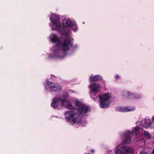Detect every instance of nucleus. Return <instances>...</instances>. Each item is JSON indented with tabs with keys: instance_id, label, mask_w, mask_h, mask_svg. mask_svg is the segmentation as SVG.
I'll return each mask as SVG.
<instances>
[{
	"instance_id": "obj_3",
	"label": "nucleus",
	"mask_w": 154,
	"mask_h": 154,
	"mask_svg": "<svg viewBox=\"0 0 154 154\" xmlns=\"http://www.w3.org/2000/svg\"><path fill=\"white\" fill-rule=\"evenodd\" d=\"M140 128L138 127H136L131 132L128 131L125 135V138L123 140L122 144H125L129 143L131 142L130 136L131 135L132 136L135 135H138L140 134Z\"/></svg>"
},
{
	"instance_id": "obj_18",
	"label": "nucleus",
	"mask_w": 154,
	"mask_h": 154,
	"mask_svg": "<svg viewBox=\"0 0 154 154\" xmlns=\"http://www.w3.org/2000/svg\"><path fill=\"white\" fill-rule=\"evenodd\" d=\"M144 134L145 136H146L148 138H150L151 136L149 134V133L148 132L146 131H145L144 132Z\"/></svg>"
},
{
	"instance_id": "obj_6",
	"label": "nucleus",
	"mask_w": 154,
	"mask_h": 154,
	"mask_svg": "<svg viewBox=\"0 0 154 154\" xmlns=\"http://www.w3.org/2000/svg\"><path fill=\"white\" fill-rule=\"evenodd\" d=\"M65 115L67 122H70L72 125L75 124L76 120V115L73 112H66Z\"/></svg>"
},
{
	"instance_id": "obj_15",
	"label": "nucleus",
	"mask_w": 154,
	"mask_h": 154,
	"mask_svg": "<svg viewBox=\"0 0 154 154\" xmlns=\"http://www.w3.org/2000/svg\"><path fill=\"white\" fill-rule=\"evenodd\" d=\"M51 40L53 42L57 41V36L54 34H52L50 37Z\"/></svg>"
},
{
	"instance_id": "obj_5",
	"label": "nucleus",
	"mask_w": 154,
	"mask_h": 154,
	"mask_svg": "<svg viewBox=\"0 0 154 154\" xmlns=\"http://www.w3.org/2000/svg\"><path fill=\"white\" fill-rule=\"evenodd\" d=\"M122 145V144H121L116 147L115 151V154H131L132 152H133L132 148L128 146H125L122 147L119 151L118 148Z\"/></svg>"
},
{
	"instance_id": "obj_14",
	"label": "nucleus",
	"mask_w": 154,
	"mask_h": 154,
	"mask_svg": "<svg viewBox=\"0 0 154 154\" xmlns=\"http://www.w3.org/2000/svg\"><path fill=\"white\" fill-rule=\"evenodd\" d=\"M151 124L150 123V120H145L144 124L143 125L144 127L147 128L151 125Z\"/></svg>"
},
{
	"instance_id": "obj_4",
	"label": "nucleus",
	"mask_w": 154,
	"mask_h": 154,
	"mask_svg": "<svg viewBox=\"0 0 154 154\" xmlns=\"http://www.w3.org/2000/svg\"><path fill=\"white\" fill-rule=\"evenodd\" d=\"M109 93H107L103 95H100L99 98L100 102V107L101 108H106L108 107L109 98Z\"/></svg>"
},
{
	"instance_id": "obj_21",
	"label": "nucleus",
	"mask_w": 154,
	"mask_h": 154,
	"mask_svg": "<svg viewBox=\"0 0 154 154\" xmlns=\"http://www.w3.org/2000/svg\"><path fill=\"white\" fill-rule=\"evenodd\" d=\"M93 99H95V97L94 96H93L91 97Z\"/></svg>"
},
{
	"instance_id": "obj_8",
	"label": "nucleus",
	"mask_w": 154,
	"mask_h": 154,
	"mask_svg": "<svg viewBox=\"0 0 154 154\" xmlns=\"http://www.w3.org/2000/svg\"><path fill=\"white\" fill-rule=\"evenodd\" d=\"M69 43L68 42L65 41L62 44L60 43L57 45V46L60 49L63 51H66L68 49Z\"/></svg>"
},
{
	"instance_id": "obj_2",
	"label": "nucleus",
	"mask_w": 154,
	"mask_h": 154,
	"mask_svg": "<svg viewBox=\"0 0 154 154\" xmlns=\"http://www.w3.org/2000/svg\"><path fill=\"white\" fill-rule=\"evenodd\" d=\"M90 110V108L88 106L78 101V123L82 122L81 119Z\"/></svg>"
},
{
	"instance_id": "obj_22",
	"label": "nucleus",
	"mask_w": 154,
	"mask_h": 154,
	"mask_svg": "<svg viewBox=\"0 0 154 154\" xmlns=\"http://www.w3.org/2000/svg\"><path fill=\"white\" fill-rule=\"evenodd\" d=\"M152 120L154 121V116L152 117Z\"/></svg>"
},
{
	"instance_id": "obj_20",
	"label": "nucleus",
	"mask_w": 154,
	"mask_h": 154,
	"mask_svg": "<svg viewBox=\"0 0 154 154\" xmlns=\"http://www.w3.org/2000/svg\"><path fill=\"white\" fill-rule=\"evenodd\" d=\"M151 154H154V149H153L152 152L151 153Z\"/></svg>"
},
{
	"instance_id": "obj_23",
	"label": "nucleus",
	"mask_w": 154,
	"mask_h": 154,
	"mask_svg": "<svg viewBox=\"0 0 154 154\" xmlns=\"http://www.w3.org/2000/svg\"><path fill=\"white\" fill-rule=\"evenodd\" d=\"M116 79H118L119 78V77L118 76H116Z\"/></svg>"
},
{
	"instance_id": "obj_17",
	"label": "nucleus",
	"mask_w": 154,
	"mask_h": 154,
	"mask_svg": "<svg viewBox=\"0 0 154 154\" xmlns=\"http://www.w3.org/2000/svg\"><path fill=\"white\" fill-rule=\"evenodd\" d=\"M119 110H122V111H123V112H126L127 111H131L133 110V109H128L122 108H121V109H119Z\"/></svg>"
},
{
	"instance_id": "obj_11",
	"label": "nucleus",
	"mask_w": 154,
	"mask_h": 154,
	"mask_svg": "<svg viewBox=\"0 0 154 154\" xmlns=\"http://www.w3.org/2000/svg\"><path fill=\"white\" fill-rule=\"evenodd\" d=\"M63 24L65 27L71 26H73V24L69 19H64L63 22Z\"/></svg>"
},
{
	"instance_id": "obj_7",
	"label": "nucleus",
	"mask_w": 154,
	"mask_h": 154,
	"mask_svg": "<svg viewBox=\"0 0 154 154\" xmlns=\"http://www.w3.org/2000/svg\"><path fill=\"white\" fill-rule=\"evenodd\" d=\"M50 20L52 25L58 27L60 24V21L59 16L55 14H52L50 18Z\"/></svg>"
},
{
	"instance_id": "obj_1",
	"label": "nucleus",
	"mask_w": 154,
	"mask_h": 154,
	"mask_svg": "<svg viewBox=\"0 0 154 154\" xmlns=\"http://www.w3.org/2000/svg\"><path fill=\"white\" fill-rule=\"evenodd\" d=\"M58 102H60L61 106L69 109L74 110L77 106L76 101L71 102L69 100H66L64 95H62L59 99L55 97L53 99V102L51 104V106L54 108L57 107L58 105Z\"/></svg>"
},
{
	"instance_id": "obj_13",
	"label": "nucleus",
	"mask_w": 154,
	"mask_h": 154,
	"mask_svg": "<svg viewBox=\"0 0 154 154\" xmlns=\"http://www.w3.org/2000/svg\"><path fill=\"white\" fill-rule=\"evenodd\" d=\"M124 98L129 99V95H131V93L127 92H123L122 94Z\"/></svg>"
},
{
	"instance_id": "obj_9",
	"label": "nucleus",
	"mask_w": 154,
	"mask_h": 154,
	"mask_svg": "<svg viewBox=\"0 0 154 154\" xmlns=\"http://www.w3.org/2000/svg\"><path fill=\"white\" fill-rule=\"evenodd\" d=\"M91 88L92 91L95 93H97L100 91V86L98 84L94 83L90 86Z\"/></svg>"
},
{
	"instance_id": "obj_16",
	"label": "nucleus",
	"mask_w": 154,
	"mask_h": 154,
	"mask_svg": "<svg viewBox=\"0 0 154 154\" xmlns=\"http://www.w3.org/2000/svg\"><path fill=\"white\" fill-rule=\"evenodd\" d=\"M131 95H129V99H132L134 98H140L141 97V96L139 94L135 95L131 93Z\"/></svg>"
},
{
	"instance_id": "obj_19",
	"label": "nucleus",
	"mask_w": 154,
	"mask_h": 154,
	"mask_svg": "<svg viewBox=\"0 0 154 154\" xmlns=\"http://www.w3.org/2000/svg\"><path fill=\"white\" fill-rule=\"evenodd\" d=\"M140 154H146V153L143 152H141L140 153Z\"/></svg>"
},
{
	"instance_id": "obj_10",
	"label": "nucleus",
	"mask_w": 154,
	"mask_h": 154,
	"mask_svg": "<svg viewBox=\"0 0 154 154\" xmlns=\"http://www.w3.org/2000/svg\"><path fill=\"white\" fill-rule=\"evenodd\" d=\"M50 91L51 92L58 91L61 90V87L57 84H55L54 85L51 86L50 88Z\"/></svg>"
},
{
	"instance_id": "obj_12",
	"label": "nucleus",
	"mask_w": 154,
	"mask_h": 154,
	"mask_svg": "<svg viewBox=\"0 0 154 154\" xmlns=\"http://www.w3.org/2000/svg\"><path fill=\"white\" fill-rule=\"evenodd\" d=\"M101 79V77L100 75H96L94 77H91L90 80L91 82H97L99 81Z\"/></svg>"
},
{
	"instance_id": "obj_24",
	"label": "nucleus",
	"mask_w": 154,
	"mask_h": 154,
	"mask_svg": "<svg viewBox=\"0 0 154 154\" xmlns=\"http://www.w3.org/2000/svg\"><path fill=\"white\" fill-rule=\"evenodd\" d=\"M91 151L92 152H94V150H91Z\"/></svg>"
}]
</instances>
